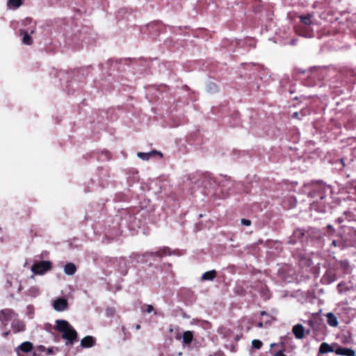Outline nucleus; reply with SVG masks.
<instances>
[{
    "label": "nucleus",
    "mask_w": 356,
    "mask_h": 356,
    "mask_svg": "<svg viewBox=\"0 0 356 356\" xmlns=\"http://www.w3.org/2000/svg\"><path fill=\"white\" fill-rule=\"evenodd\" d=\"M183 343L185 344H189L193 339V334L191 331H185L182 335Z\"/></svg>",
    "instance_id": "nucleus-16"
},
{
    "label": "nucleus",
    "mask_w": 356,
    "mask_h": 356,
    "mask_svg": "<svg viewBox=\"0 0 356 356\" xmlns=\"http://www.w3.org/2000/svg\"><path fill=\"white\" fill-rule=\"evenodd\" d=\"M170 254V250L168 248H163L155 252H147L145 255H156L157 257H163V255Z\"/></svg>",
    "instance_id": "nucleus-17"
},
{
    "label": "nucleus",
    "mask_w": 356,
    "mask_h": 356,
    "mask_svg": "<svg viewBox=\"0 0 356 356\" xmlns=\"http://www.w3.org/2000/svg\"><path fill=\"white\" fill-rule=\"evenodd\" d=\"M337 244V241L334 240V241H332L331 245H332V246L336 247Z\"/></svg>",
    "instance_id": "nucleus-33"
},
{
    "label": "nucleus",
    "mask_w": 356,
    "mask_h": 356,
    "mask_svg": "<svg viewBox=\"0 0 356 356\" xmlns=\"http://www.w3.org/2000/svg\"><path fill=\"white\" fill-rule=\"evenodd\" d=\"M17 314L10 309H5L0 312V321L3 325H7L9 321H13Z\"/></svg>",
    "instance_id": "nucleus-3"
},
{
    "label": "nucleus",
    "mask_w": 356,
    "mask_h": 356,
    "mask_svg": "<svg viewBox=\"0 0 356 356\" xmlns=\"http://www.w3.org/2000/svg\"><path fill=\"white\" fill-rule=\"evenodd\" d=\"M257 326L260 328L263 327V323L261 322H259L258 324H257Z\"/></svg>",
    "instance_id": "nucleus-34"
},
{
    "label": "nucleus",
    "mask_w": 356,
    "mask_h": 356,
    "mask_svg": "<svg viewBox=\"0 0 356 356\" xmlns=\"http://www.w3.org/2000/svg\"><path fill=\"white\" fill-rule=\"evenodd\" d=\"M11 326H12V329L13 330V331L15 332H19L23 331V330H24V327H25L23 322L19 321L18 319H17V318H15L13 320V321L12 322Z\"/></svg>",
    "instance_id": "nucleus-10"
},
{
    "label": "nucleus",
    "mask_w": 356,
    "mask_h": 356,
    "mask_svg": "<svg viewBox=\"0 0 356 356\" xmlns=\"http://www.w3.org/2000/svg\"><path fill=\"white\" fill-rule=\"evenodd\" d=\"M262 342L259 340V339H254L252 341V346L256 348V349H259L261 348L262 346Z\"/></svg>",
    "instance_id": "nucleus-23"
},
{
    "label": "nucleus",
    "mask_w": 356,
    "mask_h": 356,
    "mask_svg": "<svg viewBox=\"0 0 356 356\" xmlns=\"http://www.w3.org/2000/svg\"><path fill=\"white\" fill-rule=\"evenodd\" d=\"M156 154H159L160 156H161V154L159 152H157L156 151H152L150 152L144 153V152H138V156L140 158L143 160L147 161L148 160L151 156Z\"/></svg>",
    "instance_id": "nucleus-18"
},
{
    "label": "nucleus",
    "mask_w": 356,
    "mask_h": 356,
    "mask_svg": "<svg viewBox=\"0 0 356 356\" xmlns=\"http://www.w3.org/2000/svg\"><path fill=\"white\" fill-rule=\"evenodd\" d=\"M332 348L327 343H323L321 344L319 348V353L321 354H325L330 352H332Z\"/></svg>",
    "instance_id": "nucleus-20"
},
{
    "label": "nucleus",
    "mask_w": 356,
    "mask_h": 356,
    "mask_svg": "<svg viewBox=\"0 0 356 356\" xmlns=\"http://www.w3.org/2000/svg\"><path fill=\"white\" fill-rule=\"evenodd\" d=\"M208 90L211 92H215L217 91V86L214 83H210L208 85Z\"/></svg>",
    "instance_id": "nucleus-26"
},
{
    "label": "nucleus",
    "mask_w": 356,
    "mask_h": 356,
    "mask_svg": "<svg viewBox=\"0 0 356 356\" xmlns=\"http://www.w3.org/2000/svg\"><path fill=\"white\" fill-rule=\"evenodd\" d=\"M298 32L300 35L305 38H312L314 35L312 30L309 28V26H303L298 29Z\"/></svg>",
    "instance_id": "nucleus-11"
},
{
    "label": "nucleus",
    "mask_w": 356,
    "mask_h": 356,
    "mask_svg": "<svg viewBox=\"0 0 356 356\" xmlns=\"http://www.w3.org/2000/svg\"><path fill=\"white\" fill-rule=\"evenodd\" d=\"M54 330L62 333V337L66 341L67 346H72L77 338V332L74 327L65 320H56Z\"/></svg>",
    "instance_id": "nucleus-1"
},
{
    "label": "nucleus",
    "mask_w": 356,
    "mask_h": 356,
    "mask_svg": "<svg viewBox=\"0 0 356 356\" xmlns=\"http://www.w3.org/2000/svg\"><path fill=\"white\" fill-rule=\"evenodd\" d=\"M305 235L303 230L297 229L294 231L293 235L290 237L289 243L296 244L298 240H300Z\"/></svg>",
    "instance_id": "nucleus-7"
},
{
    "label": "nucleus",
    "mask_w": 356,
    "mask_h": 356,
    "mask_svg": "<svg viewBox=\"0 0 356 356\" xmlns=\"http://www.w3.org/2000/svg\"><path fill=\"white\" fill-rule=\"evenodd\" d=\"M33 356H38L36 353H33Z\"/></svg>",
    "instance_id": "nucleus-42"
},
{
    "label": "nucleus",
    "mask_w": 356,
    "mask_h": 356,
    "mask_svg": "<svg viewBox=\"0 0 356 356\" xmlns=\"http://www.w3.org/2000/svg\"><path fill=\"white\" fill-rule=\"evenodd\" d=\"M136 327L137 330H139L140 328V325H137Z\"/></svg>",
    "instance_id": "nucleus-39"
},
{
    "label": "nucleus",
    "mask_w": 356,
    "mask_h": 356,
    "mask_svg": "<svg viewBox=\"0 0 356 356\" xmlns=\"http://www.w3.org/2000/svg\"><path fill=\"white\" fill-rule=\"evenodd\" d=\"M327 228L329 229V230H331L332 232L334 231V229H333V227L331 225H328L327 226Z\"/></svg>",
    "instance_id": "nucleus-31"
},
{
    "label": "nucleus",
    "mask_w": 356,
    "mask_h": 356,
    "mask_svg": "<svg viewBox=\"0 0 356 356\" xmlns=\"http://www.w3.org/2000/svg\"><path fill=\"white\" fill-rule=\"evenodd\" d=\"M336 353L344 356H355V351L353 349L347 348H339L336 350Z\"/></svg>",
    "instance_id": "nucleus-13"
},
{
    "label": "nucleus",
    "mask_w": 356,
    "mask_h": 356,
    "mask_svg": "<svg viewBox=\"0 0 356 356\" xmlns=\"http://www.w3.org/2000/svg\"><path fill=\"white\" fill-rule=\"evenodd\" d=\"M76 271V267L73 263H67L64 266V272L66 275H73Z\"/></svg>",
    "instance_id": "nucleus-15"
},
{
    "label": "nucleus",
    "mask_w": 356,
    "mask_h": 356,
    "mask_svg": "<svg viewBox=\"0 0 356 356\" xmlns=\"http://www.w3.org/2000/svg\"><path fill=\"white\" fill-rule=\"evenodd\" d=\"M52 353H53L52 349H51V348H49V349H48V353H49V354H51Z\"/></svg>",
    "instance_id": "nucleus-36"
},
{
    "label": "nucleus",
    "mask_w": 356,
    "mask_h": 356,
    "mask_svg": "<svg viewBox=\"0 0 356 356\" xmlns=\"http://www.w3.org/2000/svg\"><path fill=\"white\" fill-rule=\"evenodd\" d=\"M339 264H340V266H341L343 268H344V269H346V268H348V262L347 261H346V260H344V261H341L339 262Z\"/></svg>",
    "instance_id": "nucleus-27"
},
{
    "label": "nucleus",
    "mask_w": 356,
    "mask_h": 356,
    "mask_svg": "<svg viewBox=\"0 0 356 356\" xmlns=\"http://www.w3.org/2000/svg\"><path fill=\"white\" fill-rule=\"evenodd\" d=\"M341 163L342 164V166L343 167L345 165H344V163H343V159H341Z\"/></svg>",
    "instance_id": "nucleus-37"
},
{
    "label": "nucleus",
    "mask_w": 356,
    "mask_h": 356,
    "mask_svg": "<svg viewBox=\"0 0 356 356\" xmlns=\"http://www.w3.org/2000/svg\"><path fill=\"white\" fill-rule=\"evenodd\" d=\"M26 294L31 297L35 298L40 294V289L38 286H31L26 291Z\"/></svg>",
    "instance_id": "nucleus-19"
},
{
    "label": "nucleus",
    "mask_w": 356,
    "mask_h": 356,
    "mask_svg": "<svg viewBox=\"0 0 356 356\" xmlns=\"http://www.w3.org/2000/svg\"><path fill=\"white\" fill-rule=\"evenodd\" d=\"M35 29V23H33V25L31 26L30 29H27V30H29V33H31V34L34 33Z\"/></svg>",
    "instance_id": "nucleus-29"
},
{
    "label": "nucleus",
    "mask_w": 356,
    "mask_h": 356,
    "mask_svg": "<svg viewBox=\"0 0 356 356\" xmlns=\"http://www.w3.org/2000/svg\"><path fill=\"white\" fill-rule=\"evenodd\" d=\"M275 343H272V344L270 345V346H271V347H275Z\"/></svg>",
    "instance_id": "nucleus-41"
},
{
    "label": "nucleus",
    "mask_w": 356,
    "mask_h": 356,
    "mask_svg": "<svg viewBox=\"0 0 356 356\" xmlns=\"http://www.w3.org/2000/svg\"><path fill=\"white\" fill-rule=\"evenodd\" d=\"M8 334H9V332H3V334H2V335H3V337H6V336H8Z\"/></svg>",
    "instance_id": "nucleus-35"
},
{
    "label": "nucleus",
    "mask_w": 356,
    "mask_h": 356,
    "mask_svg": "<svg viewBox=\"0 0 356 356\" xmlns=\"http://www.w3.org/2000/svg\"><path fill=\"white\" fill-rule=\"evenodd\" d=\"M300 21L303 26H310L312 24V15H308L307 16H300Z\"/></svg>",
    "instance_id": "nucleus-22"
},
{
    "label": "nucleus",
    "mask_w": 356,
    "mask_h": 356,
    "mask_svg": "<svg viewBox=\"0 0 356 356\" xmlns=\"http://www.w3.org/2000/svg\"><path fill=\"white\" fill-rule=\"evenodd\" d=\"M298 115H299L298 113L295 112V113L293 114V118H298Z\"/></svg>",
    "instance_id": "nucleus-32"
},
{
    "label": "nucleus",
    "mask_w": 356,
    "mask_h": 356,
    "mask_svg": "<svg viewBox=\"0 0 356 356\" xmlns=\"http://www.w3.org/2000/svg\"><path fill=\"white\" fill-rule=\"evenodd\" d=\"M143 312H147V313H151L154 310V307L151 305H145L142 307Z\"/></svg>",
    "instance_id": "nucleus-24"
},
{
    "label": "nucleus",
    "mask_w": 356,
    "mask_h": 356,
    "mask_svg": "<svg viewBox=\"0 0 356 356\" xmlns=\"http://www.w3.org/2000/svg\"><path fill=\"white\" fill-rule=\"evenodd\" d=\"M51 268V263L49 261L35 262L31 266V271L35 275H42Z\"/></svg>",
    "instance_id": "nucleus-2"
},
{
    "label": "nucleus",
    "mask_w": 356,
    "mask_h": 356,
    "mask_svg": "<svg viewBox=\"0 0 356 356\" xmlns=\"http://www.w3.org/2000/svg\"><path fill=\"white\" fill-rule=\"evenodd\" d=\"M266 313L265 312H262L261 313V316H264V315H266Z\"/></svg>",
    "instance_id": "nucleus-40"
},
{
    "label": "nucleus",
    "mask_w": 356,
    "mask_h": 356,
    "mask_svg": "<svg viewBox=\"0 0 356 356\" xmlns=\"http://www.w3.org/2000/svg\"><path fill=\"white\" fill-rule=\"evenodd\" d=\"M291 44L294 45L296 44V41L293 40L291 41Z\"/></svg>",
    "instance_id": "nucleus-38"
},
{
    "label": "nucleus",
    "mask_w": 356,
    "mask_h": 356,
    "mask_svg": "<svg viewBox=\"0 0 356 356\" xmlns=\"http://www.w3.org/2000/svg\"><path fill=\"white\" fill-rule=\"evenodd\" d=\"M22 5V0H8L7 6L9 8H17Z\"/></svg>",
    "instance_id": "nucleus-21"
},
{
    "label": "nucleus",
    "mask_w": 356,
    "mask_h": 356,
    "mask_svg": "<svg viewBox=\"0 0 356 356\" xmlns=\"http://www.w3.org/2000/svg\"><path fill=\"white\" fill-rule=\"evenodd\" d=\"M292 332L298 339H302L305 335V328L301 324H296L292 328Z\"/></svg>",
    "instance_id": "nucleus-6"
},
{
    "label": "nucleus",
    "mask_w": 356,
    "mask_h": 356,
    "mask_svg": "<svg viewBox=\"0 0 356 356\" xmlns=\"http://www.w3.org/2000/svg\"><path fill=\"white\" fill-rule=\"evenodd\" d=\"M31 24H33V20L31 18L26 17L24 20H22V25L24 26L31 25Z\"/></svg>",
    "instance_id": "nucleus-25"
},
{
    "label": "nucleus",
    "mask_w": 356,
    "mask_h": 356,
    "mask_svg": "<svg viewBox=\"0 0 356 356\" xmlns=\"http://www.w3.org/2000/svg\"><path fill=\"white\" fill-rule=\"evenodd\" d=\"M53 307L57 312L65 311L67 308V301L65 298H57L53 302Z\"/></svg>",
    "instance_id": "nucleus-5"
},
{
    "label": "nucleus",
    "mask_w": 356,
    "mask_h": 356,
    "mask_svg": "<svg viewBox=\"0 0 356 356\" xmlns=\"http://www.w3.org/2000/svg\"><path fill=\"white\" fill-rule=\"evenodd\" d=\"M325 316L327 318V323L330 326L337 327L339 325L337 317L332 312H328Z\"/></svg>",
    "instance_id": "nucleus-9"
},
{
    "label": "nucleus",
    "mask_w": 356,
    "mask_h": 356,
    "mask_svg": "<svg viewBox=\"0 0 356 356\" xmlns=\"http://www.w3.org/2000/svg\"><path fill=\"white\" fill-rule=\"evenodd\" d=\"M241 224L245 226H250L251 225V221L248 219H241Z\"/></svg>",
    "instance_id": "nucleus-28"
},
{
    "label": "nucleus",
    "mask_w": 356,
    "mask_h": 356,
    "mask_svg": "<svg viewBox=\"0 0 356 356\" xmlns=\"http://www.w3.org/2000/svg\"><path fill=\"white\" fill-rule=\"evenodd\" d=\"M275 356H286V355H284L282 350H280L275 354Z\"/></svg>",
    "instance_id": "nucleus-30"
},
{
    "label": "nucleus",
    "mask_w": 356,
    "mask_h": 356,
    "mask_svg": "<svg viewBox=\"0 0 356 356\" xmlns=\"http://www.w3.org/2000/svg\"><path fill=\"white\" fill-rule=\"evenodd\" d=\"M95 340L91 336L85 337L81 341V346L83 348H91L95 346Z\"/></svg>",
    "instance_id": "nucleus-8"
},
{
    "label": "nucleus",
    "mask_w": 356,
    "mask_h": 356,
    "mask_svg": "<svg viewBox=\"0 0 356 356\" xmlns=\"http://www.w3.org/2000/svg\"><path fill=\"white\" fill-rule=\"evenodd\" d=\"M32 349L33 344L29 341H25L15 348V352L17 356H24L22 353H29Z\"/></svg>",
    "instance_id": "nucleus-4"
},
{
    "label": "nucleus",
    "mask_w": 356,
    "mask_h": 356,
    "mask_svg": "<svg viewBox=\"0 0 356 356\" xmlns=\"http://www.w3.org/2000/svg\"><path fill=\"white\" fill-rule=\"evenodd\" d=\"M20 35H23L22 42L24 44L30 45L32 43V38L29 34V30L20 29Z\"/></svg>",
    "instance_id": "nucleus-12"
},
{
    "label": "nucleus",
    "mask_w": 356,
    "mask_h": 356,
    "mask_svg": "<svg viewBox=\"0 0 356 356\" xmlns=\"http://www.w3.org/2000/svg\"><path fill=\"white\" fill-rule=\"evenodd\" d=\"M217 273L215 270L205 272L202 274L201 280L202 281H212L216 277Z\"/></svg>",
    "instance_id": "nucleus-14"
}]
</instances>
